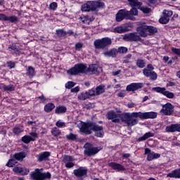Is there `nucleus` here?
Returning <instances> with one entry per match:
<instances>
[{
    "label": "nucleus",
    "mask_w": 180,
    "mask_h": 180,
    "mask_svg": "<svg viewBox=\"0 0 180 180\" xmlns=\"http://www.w3.org/2000/svg\"><path fill=\"white\" fill-rule=\"evenodd\" d=\"M158 114L156 112H124L120 115V118L116 117V112H113V123H120V121L125 124H127L128 127H133L136 124H139V120L137 117H139L141 120H147V119H157Z\"/></svg>",
    "instance_id": "obj_1"
},
{
    "label": "nucleus",
    "mask_w": 180,
    "mask_h": 180,
    "mask_svg": "<svg viewBox=\"0 0 180 180\" xmlns=\"http://www.w3.org/2000/svg\"><path fill=\"white\" fill-rule=\"evenodd\" d=\"M80 131L84 134H92V131H94V136L102 139L105 136L103 131V127L99 126L95 122H83L81 126Z\"/></svg>",
    "instance_id": "obj_2"
},
{
    "label": "nucleus",
    "mask_w": 180,
    "mask_h": 180,
    "mask_svg": "<svg viewBox=\"0 0 180 180\" xmlns=\"http://www.w3.org/2000/svg\"><path fill=\"white\" fill-rule=\"evenodd\" d=\"M94 46L96 50H108L112 46V39L109 37H103L96 39Z\"/></svg>",
    "instance_id": "obj_3"
},
{
    "label": "nucleus",
    "mask_w": 180,
    "mask_h": 180,
    "mask_svg": "<svg viewBox=\"0 0 180 180\" xmlns=\"http://www.w3.org/2000/svg\"><path fill=\"white\" fill-rule=\"evenodd\" d=\"M105 6V3L101 1H87L86 4H83L82 6V11L83 12H95L96 9L103 8Z\"/></svg>",
    "instance_id": "obj_4"
},
{
    "label": "nucleus",
    "mask_w": 180,
    "mask_h": 180,
    "mask_svg": "<svg viewBox=\"0 0 180 180\" xmlns=\"http://www.w3.org/2000/svg\"><path fill=\"white\" fill-rule=\"evenodd\" d=\"M131 8L129 11V15L132 19H129V20H136V18L134 16L139 15V10L136 8V7L139 6V8L143 5L141 1H139V0H127Z\"/></svg>",
    "instance_id": "obj_5"
},
{
    "label": "nucleus",
    "mask_w": 180,
    "mask_h": 180,
    "mask_svg": "<svg viewBox=\"0 0 180 180\" xmlns=\"http://www.w3.org/2000/svg\"><path fill=\"white\" fill-rule=\"evenodd\" d=\"M86 72V65L84 63H77L74 67L67 70L68 75H78V74H85Z\"/></svg>",
    "instance_id": "obj_6"
},
{
    "label": "nucleus",
    "mask_w": 180,
    "mask_h": 180,
    "mask_svg": "<svg viewBox=\"0 0 180 180\" xmlns=\"http://www.w3.org/2000/svg\"><path fill=\"white\" fill-rule=\"evenodd\" d=\"M30 176L32 180L50 179L51 178V174L49 172L43 173L40 169H35L34 172L30 173Z\"/></svg>",
    "instance_id": "obj_7"
},
{
    "label": "nucleus",
    "mask_w": 180,
    "mask_h": 180,
    "mask_svg": "<svg viewBox=\"0 0 180 180\" xmlns=\"http://www.w3.org/2000/svg\"><path fill=\"white\" fill-rule=\"evenodd\" d=\"M143 74L147 78H150L151 81H155L158 78V75L154 71V66L152 64L147 65V68L143 70Z\"/></svg>",
    "instance_id": "obj_8"
},
{
    "label": "nucleus",
    "mask_w": 180,
    "mask_h": 180,
    "mask_svg": "<svg viewBox=\"0 0 180 180\" xmlns=\"http://www.w3.org/2000/svg\"><path fill=\"white\" fill-rule=\"evenodd\" d=\"M72 174L76 178H78V179H84V178L88 176V168L86 167H79L73 170Z\"/></svg>",
    "instance_id": "obj_9"
},
{
    "label": "nucleus",
    "mask_w": 180,
    "mask_h": 180,
    "mask_svg": "<svg viewBox=\"0 0 180 180\" xmlns=\"http://www.w3.org/2000/svg\"><path fill=\"white\" fill-rule=\"evenodd\" d=\"M115 19L117 22H122L124 19L126 20H130V19H133V18L129 15V11L127 9H121L116 14Z\"/></svg>",
    "instance_id": "obj_10"
},
{
    "label": "nucleus",
    "mask_w": 180,
    "mask_h": 180,
    "mask_svg": "<svg viewBox=\"0 0 180 180\" xmlns=\"http://www.w3.org/2000/svg\"><path fill=\"white\" fill-rule=\"evenodd\" d=\"M153 91H155V92H158V94H162V95H164V96H166V98H168L169 99H173L174 96H175V94L174 93L170 92L169 91H167V89L165 87H153Z\"/></svg>",
    "instance_id": "obj_11"
},
{
    "label": "nucleus",
    "mask_w": 180,
    "mask_h": 180,
    "mask_svg": "<svg viewBox=\"0 0 180 180\" xmlns=\"http://www.w3.org/2000/svg\"><path fill=\"white\" fill-rule=\"evenodd\" d=\"M163 15L159 19V23L161 25H167V23L169 22V18L174 15V12L171 10H164Z\"/></svg>",
    "instance_id": "obj_12"
},
{
    "label": "nucleus",
    "mask_w": 180,
    "mask_h": 180,
    "mask_svg": "<svg viewBox=\"0 0 180 180\" xmlns=\"http://www.w3.org/2000/svg\"><path fill=\"white\" fill-rule=\"evenodd\" d=\"M160 113H162L165 116H171L174 113V105L171 103H167L162 105Z\"/></svg>",
    "instance_id": "obj_13"
},
{
    "label": "nucleus",
    "mask_w": 180,
    "mask_h": 180,
    "mask_svg": "<svg viewBox=\"0 0 180 180\" xmlns=\"http://www.w3.org/2000/svg\"><path fill=\"white\" fill-rule=\"evenodd\" d=\"M123 40L125 41H140V40H141V37L137 34V32H131L125 34L123 36Z\"/></svg>",
    "instance_id": "obj_14"
},
{
    "label": "nucleus",
    "mask_w": 180,
    "mask_h": 180,
    "mask_svg": "<svg viewBox=\"0 0 180 180\" xmlns=\"http://www.w3.org/2000/svg\"><path fill=\"white\" fill-rule=\"evenodd\" d=\"M143 86H144V84L141 82L131 83L127 86L126 91L128 92H134L139 91V89H141Z\"/></svg>",
    "instance_id": "obj_15"
},
{
    "label": "nucleus",
    "mask_w": 180,
    "mask_h": 180,
    "mask_svg": "<svg viewBox=\"0 0 180 180\" xmlns=\"http://www.w3.org/2000/svg\"><path fill=\"white\" fill-rule=\"evenodd\" d=\"M0 20L3 22H10V23H14L16 25L19 22V18L16 15L6 16L4 13H0Z\"/></svg>",
    "instance_id": "obj_16"
},
{
    "label": "nucleus",
    "mask_w": 180,
    "mask_h": 180,
    "mask_svg": "<svg viewBox=\"0 0 180 180\" xmlns=\"http://www.w3.org/2000/svg\"><path fill=\"white\" fill-rule=\"evenodd\" d=\"M30 134L31 136L29 135H25L21 138V141L25 143V144H29L30 141H36V139L39 137V135L36 132H31Z\"/></svg>",
    "instance_id": "obj_17"
},
{
    "label": "nucleus",
    "mask_w": 180,
    "mask_h": 180,
    "mask_svg": "<svg viewBox=\"0 0 180 180\" xmlns=\"http://www.w3.org/2000/svg\"><path fill=\"white\" fill-rule=\"evenodd\" d=\"M101 151V149L98 147H94L92 145H90L87 147V148L84 150V154L87 155V157H92L96 154H98Z\"/></svg>",
    "instance_id": "obj_18"
},
{
    "label": "nucleus",
    "mask_w": 180,
    "mask_h": 180,
    "mask_svg": "<svg viewBox=\"0 0 180 180\" xmlns=\"http://www.w3.org/2000/svg\"><path fill=\"white\" fill-rule=\"evenodd\" d=\"M13 172H15V174H19L20 175H29V173L30 172V170L27 168H23L19 165H16L13 169Z\"/></svg>",
    "instance_id": "obj_19"
},
{
    "label": "nucleus",
    "mask_w": 180,
    "mask_h": 180,
    "mask_svg": "<svg viewBox=\"0 0 180 180\" xmlns=\"http://www.w3.org/2000/svg\"><path fill=\"white\" fill-rule=\"evenodd\" d=\"M165 131L167 133H175V131L180 133V124H172L168 125L166 127Z\"/></svg>",
    "instance_id": "obj_20"
},
{
    "label": "nucleus",
    "mask_w": 180,
    "mask_h": 180,
    "mask_svg": "<svg viewBox=\"0 0 180 180\" xmlns=\"http://www.w3.org/2000/svg\"><path fill=\"white\" fill-rule=\"evenodd\" d=\"M50 155H51V153L49 151L41 152L38 155H37V162H43V161H47Z\"/></svg>",
    "instance_id": "obj_21"
},
{
    "label": "nucleus",
    "mask_w": 180,
    "mask_h": 180,
    "mask_svg": "<svg viewBox=\"0 0 180 180\" xmlns=\"http://www.w3.org/2000/svg\"><path fill=\"white\" fill-rule=\"evenodd\" d=\"M8 51H13V53L15 54L17 57H19V56L23 54V50L20 49L19 46L15 44L8 46Z\"/></svg>",
    "instance_id": "obj_22"
},
{
    "label": "nucleus",
    "mask_w": 180,
    "mask_h": 180,
    "mask_svg": "<svg viewBox=\"0 0 180 180\" xmlns=\"http://www.w3.org/2000/svg\"><path fill=\"white\" fill-rule=\"evenodd\" d=\"M131 29V25L120 26L115 27L113 32L114 33H126V32H130Z\"/></svg>",
    "instance_id": "obj_23"
},
{
    "label": "nucleus",
    "mask_w": 180,
    "mask_h": 180,
    "mask_svg": "<svg viewBox=\"0 0 180 180\" xmlns=\"http://www.w3.org/2000/svg\"><path fill=\"white\" fill-rule=\"evenodd\" d=\"M136 32L139 34V37H147L148 34L147 33V25H141L136 28Z\"/></svg>",
    "instance_id": "obj_24"
},
{
    "label": "nucleus",
    "mask_w": 180,
    "mask_h": 180,
    "mask_svg": "<svg viewBox=\"0 0 180 180\" xmlns=\"http://www.w3.org/2000/svg\"><path fill=\"white\" fill-rule=\"evenodd\" d=\"M54 113L56 115H64L67 113V107L65 105H58L55 108Z\"/></svg>",
    "instance_id": "obj_25"
},
{
    "label": "nucleus",
    "mask_w": 180,
    "mask_h": 180,
    "mask_svg": "<svg viewBox=\"0 0 180 180\" xmlns=\"http://www.w3.org/2000/svg\"><path fill=\"white\" fill-rule=\"evenodd\" d=\"M0 89H3V91L6 92H13V91L15 89V87L13 84L6 85L5 84H1L0 85Z\"/></svg>",
    "instance_id": "obj_26"
},
{
    "label": "nucleus",
    "mask_w": 180,
    "mask_h": 180,
    "mask_svg": "<svg viewBox=\"0 0 180 180\" xmlns=\"http://www.w3.org/2000/svg\"><path fill=\"white\" fill-rule=\"evenodd\" d=\"M127 53V48L120 46L117 49H113V57H116L117 54H126Z\"/></svg>",
    "instance_id": "obj_27"
},
{
    "label": "nucleus",
    "mask_w": 180,
    "mask_h": 180,
    "mask_svg": "<svg viewBox=\"0 0 180 180\" xmlns=\"http://www.w3.org/2000/svg\"><path fill=\"white\" fill-rule=\"evenodd\" d=\"M154 135H155L154 133L146 132V134H144V135L143 136L138 138L136 139V141L138 143H140L141 141H146V140H147V139H150V137H154Z\"/></svg>",
    "instance_id": "obj_28"
},
{
    "label": "nucleus",
    "mask_w": 180,
    "mask_h": 180,
    "mask_svg": "<svg viewBox=\"0 0 180 180\" xmlns=\"http://www.w3.org/2000/svg\"><path fill=\"white\" fill-rule=\"evenodd\" d=\"M18 160L15 159L14 156L11 155L10 159L8 160V162L6 163V166L8 167V168H13L16 164H18Z\"/></svg>",
    "instance_id": "obj_29"
},
{
    "label": "nucleus",
    "mask_w": 180,
    "mask_h": 180,
    "mask_svg": "<svg viewBox=\"0 0 180 180\" xmlns=\"http://www.w3.org/2000/svg\"><path fill=\"white\" fill-rule=\"evenodd\" d=\"M56 108V105L53 103H48L44 105V110L46 113H50V112H52Z\"/></svg>",
    "instance_id": "obj_30"
},
{
    "label": "nucleus",
    "mask_w": 180,
    "mask_h": 180,
    "mask_svg": "<svg viewBox=\"0 0 180 180\" xmlns=\"http://www.w3.org/2000/svg\"><path fill=\"white\" fill-rule=\"evenodd\" d=\"M13 156L17 161H23V159L26 158V153L25 152H19L15 153Z\"/></svg>",
    "instance_id": "obj_31"
},
{
    "label": "nucleus",
    "mask_w": 180,
    "mask_h": 180,
    "mask_svg": "<svg viewBox=\"0 0 180 180\" xmlns=\"http://www.w3.org/2000/svg\"><path fill=\"white\" fill-rule=\"evenodd\" d=\"M169 178H178L180 179V169L173 170L172 172L167 174Z\"/></svg>",
    "instance_id": "obj_32"
},
{
    "label": "nucleus",
    "mask_w": 180,
    "mask_h": 180,
    "mask_svg": "<svg viewBox=\"0 0 180 180\" xmlns=\"http://www.w3.org/2000/svg\"><path fill=\"white\" fill-rule=\"evenodd\" d=\"M56 34L59 39H65L67 37V33L63 29L56 30Z\"/></svg>",
    "instance_id": "obj_33"
},
{
    "label": "nucleus",
    "mask_w": 180,
    "mask_h": 180,
    "mask_svg": "<svg viewBox=\"0 0 180 180\" xmlns=\"http://www.w3.org/2000/svg\"><path fill=\"white\" fill-rule=\"evenodd\" d=\"M147 32L149 33V36H154L155 33L158 32V29L154 26L146 25Z\"/></svg>",
    "instance_id": "obj_34"
},
{
    "label": "nucleus",
    "mask_w": 180,
    "mask_h": 180,
    "mask_svg": "<svg viewBox=\"0 0 180 180\" xmlns=\"http://www.w3.org/2000/svg\"><path fill=\"white\" fill-rule=\"evenodd\" d=\"M113 169L117 172H122V171H126L124 166L121 164L113 162Z\"/></svg>",
    "instance_id": "obj_35"
},
{
    "label": "nucleus",
    "mask_w": 180,
    "mask_h": 180,
    "mask_svg": "<svg viewBox=\"0 0 180 180\" xmlns=\"http://www.w3.org/2000/svg\"><path fill=\"white\" fill-rule=\"evenodd\" d=\"M95 91H96V96H98V95H102V94H103L105 92V85L100 84V85L97 86L95 88Z\"/></svg>",
    "instance_id": "obj_36"
},
{
    "label": "nucleus",
    "mask_w": 180,
    "mask_h": 180,
    "mask_svg": "<svg viewBox=\"0 0 180 180\" xmlns=\"http://www.w3.org/2000/svg\"><path fill=\"white\" fill-rule=\"evenodd\" d=\"M78 136L77 134L70 133L68 135H65V139L68 141H78Z\"/></svg>",
    "instance_id": "obj_37"
},
{
    "label": "nucleus",
    "mask_w": 180,
    "mask_h": 180,
    "mask_svg": "<svg viewBox=\"0 0 180 180\" xmlns=\"http://www.w3.org/2000/svg\"><path fill=\"white\" fill-rule=\"evenodd\" d=\"M51 134L52 136H53V137H58V136H61V130L55 127L51 130Z\"/></svg>",
    "instance_id": "obj_38"
},
{
    "label": "nucleus",
    "mask_w": 180,
    "mask_h": 180,
    "mask_svg": "<svg viewBox=\"0 0 180 180\" xmlns=\"http://www.w3.org/2000/svg\"><path fill=\"white\" fill-rule=\"evenodd\" d=\"M36 72H34V68L32 66H28V69L27 70L26 75L30 77H34Z\"/></svg>",
    "instance_id": "obj_39"
},
{
    "label": "nucleus",
    "mask_w": 180,
    "mask_h": 180,
    "mask_svg": "<svg viewBox=\"0 0 180 180\" xmlns=\"http://www.w3.org/2000/svg\"><path fill=\"white\" fill-rule=\"evenodd\" d=\"M89 95L88 94V91H86L84 93H81L79 96H78V99H79V101H86V99H89Z\"/></svg>",
    "instance_id": "obj_40"
},
{
    "label": "nucleus",
    "mask_w": 180,
    "mask_h": 180,
    "mask_svg": "<svg viewBox=\"0 0 180 180\" xmlns=\"http://www.w3.org/2000/svg\"><path fill=\"white\" fill-rule=\"evenodd\" d=\"M136 67H138V68H144V67H146V61L143 59H138L136 60Z\"/></svg>",
    "instance_id": "obj_41"
},
{
    "label": "nucleus",
    "mask_w": 180,
    "mask_h": 180,
    "mask_svg": "<svg viewBox=\"0 0 180 180\" xmlns=\"http://www.w3.org/2000/svg\"><path fill=\"white\" fill-rule=\"evenodd\" d=\"M72 161H74V158H72V156L67 155L63 156V162L65 164H67V162H71Z\"/></svg>",
    "instance_id": "obj_42"
},
{
    "label": "nucleus",
    "mask_w": 180,
    "mask_h": 180,
    "mask_svg": "<svg viewBox=\"0 0 180 180\" xmlns=\"http://www.w3.org/2000/svg\"><path fill=\"white\" fill-rule=\"evenodd\" d=\"M6 65L9 70H12L16 67V62L8 60L6 62Z\"/></svg>",
    "instance_id": "obj_43"
},
{
    "label": "nucleus",
    "mask_w": 180,
    "mask_h": 180,
    "mask_svg": "<svg viewBox=\"0 0 180 180\" xmlns=\"http://www.w3.org/2000/svg\"><path fill=\"white\" fill-rule=\"evenodd\" d=\"M83 47L84 44L81 42H77L75 45V50H76V51H81Z\"/></svg>",
    "instance_id": "obj_44"
},
{
    "label": "nucleus",
    "mask_w": 180,
    "mask_h": 180,
    "mask_svg": "<svg viewBox=\"0 0 180 180\" xmlns=\"http://www.w3.org/2000/svg\"><path fill=\"white\" fill-rule=\"evenodd\" d=\"M23 131L22 129L20 127H15L13 129V133L15 134V136H18Z\"/></svg>",
    "instance_id": "obj_45"
},
{
    "label": "nucleus",
    "mask_w": 180,
    "mask_h": 180,
    "mask_svg": "<svg viewBox=\"0 0 180 180\" xmlns=\"http://www.w3.org/2000/svg\"><path fill=\"white\" fill-rule=\"evenodd\" d=\"M139 9H140V11H141L143 12V13H150L151 12V8H148V7H141L139 8Z\"/></svg>",
    "instance_id": "obj_46"
},
{
    "label": "nucleus",
    "mask_w": 180,
    "mask_h": 180,
    "mask_svg": "<svg viewBox=\"0 0 180 180\" xmlns=\"http://www.w3.org/2000/svg\"><path fill=\"white\" fill-rule=\"evenodd\" d=\"M75 86V82H68L65 84V88L67 89H71L72 88H74Z\"/></svg>",
    "instance_id": "obj_47"
},
{
    "label": "nucleus",
    "mask_w": 180,
    "mask_h": 180,
    "mask_svg": "<svg viewBox=\"0 0 180 180\" xmlns=\"http://www.w3.org/2000/svg\"><path fill=\"white\" fill-rule=\"evenodd\" d=\"M87 94H89V98H91V96H96L95 88H92L91 89L89 90Z\"/></svg>",
    "instance_id": "obj_48"
},
{
    "label": "nucleus",
    "mask_w": 180,
    "mask_h": 180,
    "mask_svg": "<svg viewBox=\"0 0 180 180\" xmlns=\"http://www.w3.org/2000/svg\"><path fill=\"white\" fill-rule=\"evenodd\" d=\"M171 51L174 54L180 57V49L172 47Z\"/></svg>",
    "instance_id": "obj_49"
},
{
    "label": "nucleus",
    "mask_w": 180,
    "mask_h": 180,
    "mask_svg": "<svg viewBox=\"0 0 180 180\" xmlns=\"http://www.w3.org/2000/svg\"><path fill=\"white\" fill-rule=\"evenodd\" d=\"M58 6V4H57V2H52L49 5V9H51V11H56Z\"/></svg>",
    "instance_id": "obj_50"
},
{
    "label": "nucleus",
    "mask_w": 180,
    "mask_h": 180,
    "mask_svg": "<svg viewBox=\"0 0 180 180\" xmlns=\"http://www.w3.org/2000/svg\"><path fill=\"white\" fill-rule=\"evenodd\" d=\"M56 126L57 127H59V129H63V127H65V122H63L58 120V122H56Z\"/></svg>",
    "instance_id": "obj_51"
},
{
    "label": "nucleus",
    "mask_w": 180,
    "mask_h": 180,
    "mask_svg": "<svg viewBox=\"0 0 180 180\" xmlns=\"http://www.w3.org/2000/svg\"><path fill=\"white\" fill-rule=\"evenodd\" d=\"M103 54L107 57H113V49H111L110 51H106Z\"/></svg>",
    "instance_id": "obj_52"
},
{
    "label": "nucleus",
    "mask_w": 180,
    "mask_h": 180,
    "mask_svg": "<svg viewBox=\"0 0 180 180\" xmlns=\"http://www.w3.org/2000/svg\"><path fill=\"white\" fill-rule=\"evenodd\" d=\"M81 20L83 23H85L86 25H89V15H86L84 17H82Z\"/></svg>",
    "instance_id": "obj_53"
},
{
    "label": "nucleus",
    "mask_w": 180,
    "mask_h": 180,
    "mask_svg": "<svg viewBox=\"0 0 180 180\" xmlns=\"http://www.w3.org/2000/svg\"><path fill=\"white\" fill-rule=\"evenodd\" d=\"M107 118L109 120H112V122H113V110H111L107 113Z\"/></svg>",
    "instance_id": "obj_54"
},
{
    "label": "nucleus",
    "mask_w": 180,
    "mask_h": 180,
    "mask_svg": "<svg viewBox=\"0 0 180 180\" xmlns=\"http://www.w3.org/2000/svg\"><path fill=\"white\" fill-rule=\"evenodd\" d=\"M75 164L72 162H68L65 163V167L66 168H72L74 167Z\"/></svg>",
    "instance_id": "obj_55"
},
{
    "label": "nucleus",
    "mask_w": 180,
    "mask_h": 180,
    "mask_svg": "<svg viewBox=\"0 0 180 180\" xmlns=\"http://www.w3.org/2000/svg\"><path fill=\"white\" fill-rule=\"evenodd\" d=\"M89 71L91 72H95L96 71V65H91L89 67Z\"/></svg>",
    "instance_id": "obj_56"
},
{
    "label": "nucleus",
    "mask_w": 180,
    "mask_h": 180,
    "mask_svg": "<svg viewBox=\"0 0 180 180\" xmlns=\"http://www.w3.org/2000/svg\"><path fill=\"white\" fill-rule=\"evenodd\" d=\"M151 5H158L160 4V0H148Z\"/></svg>",
    "instance_id": "obj_57"
},
{
    "label": "nucleus",
    "mask_w": 180,
    "mask_h": 180,
    "mask_svg": "<svg viewBox=\"0 0 180 180\" xmlns=\"http://www.w3.org/2000/svg\"><path fill=\"white\" fill-rule=\"evenodd\" d=\"M146 159L148 161H153V160H154L153 152L147 155Z\"/></svg>",
    "instance_id": "obj_58"
},
{
    "label": "nucleus",
    "mask_w": 180,
    "mask_h": 180,
    "mask_svg": "<svg viewBox=\"0 0 180 180\" xmlns=\"http://www.w3.org/2000/svg\"><path fill=\"white\" fill-rule=\"evenodd\" d=\"M66 33V36H75V34H74V31H72V30H69L67 32L65 31Z\"/></svg>",
    "instance_id": "obj_59"
},
{
    "label": "nucleus",
    "mask_w": 180,
    "mask_h": 180,
    "mask_svg": "<svg viewBox=\"0 0 180 180\" xmlns=\"http://www.w3.org/2000/svg\"><path fill=\"white\" fill-rule=\"evenodd\" d=\"M153 160H157V158H160L161 157V154L155 153V152H153Z\"/></svg>",
    "instance_id": "obj_60"
},
{
    "label": "nucleus",
    "mask_w": 180,
    "mask_h": 180,
    "mask_svg": "<svg viewBox=\"0 0 180 180\" xmlns=\"http://www.w3.org/2000/svg\"><path fill=\"white\" fill-rule=\"evenodd\" d=\"M37 99H39L41 102H46V97H44V95L41 94V96L37 97Z\"/></svg>",
    "instance_id": "obj_61"
},
{
    "label": "nucleus",
    "mask_w": 180,
    "mask_h": 180,
    "mask_svg": "<svg viewBox=\"0 0 180 180\" xmlns=\"http://www.w3.org/2000/svg\"><path fill=\"white\" fill-rule=\"evenodd\" d=\"M71 92H75V93L79 92V86H77L75 88H72L71 89Z\"/></svg>",
    "instance_id": "obj_62"
},
{
    "label": "nucleus",
    "mask_w": 180,
    "mask_h": 180,
    "mask_svg": "<svg viewBox=\"0 0 180 180\" xmlns=\"http://www.w3.org/2000/svg\"><path fill=\"white\" fill-rule=\"evenodd\" d=\"M131 155L130 153H122V158H130Z\"/></svg>",
    "instance_id": "obj_63"
},
{
    "label": "nucleus",
    "mask_w": 180,
    "mask_h": 180,
    "mask_svg": "<svg viewBox=\"0 0 180 180\" xmlns=\"http://www.w3.org/2000/svg\"><path fill=\"white\" fill-rule=\"evenodd\" d=\"M153 152H151V149L146 148H145V155H148V154H151Z\"/></svg>",
    "instance_id": "obj_64"
}]
</instances>
